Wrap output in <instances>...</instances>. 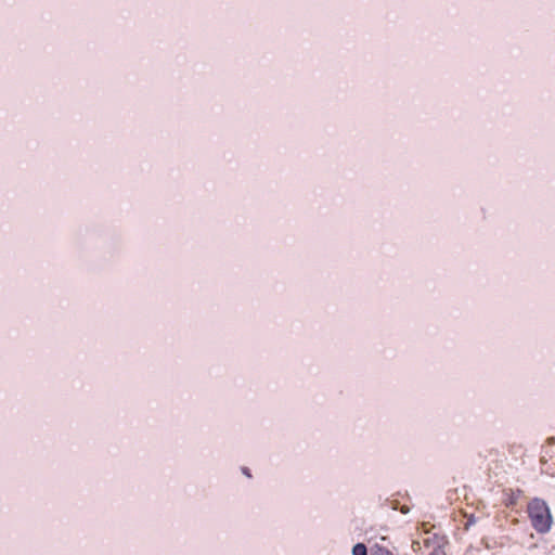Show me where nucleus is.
I'll list each match as a JSON object with an SVG mask.
<instances>
[{"mask_svg": "<svg viewBox=\"0 0 555 555\" xmlns=\"http://www.w3.org/2000/svg\"><path fill=\"white\" fill-rule=\"evenodd\" d=\"M527 512L532 527L539 533H546L550 531L553 524V517L550 507L544 500L539 498L532 499L528 503Z\"/></svg>", "mask_w": 555, "mask_h": 555, "instance_id": "nucleus-1", "label": "nucleus"}, {"mask_svg": "<svg viewBox=\"0 0 555 555\" xmlns=\"http://www.w3.org/2000/svg\"><path fill=\"white\" fill-rule=\"evenodd\" d=\"M352 555H367L366 546L363 543H358L352 548Z\"/></svg>", "mask_w": 555, "mask_h": 555, "instance_id": "nucleus-2", "label": "nucleus"}, {"mask_svg": "<svg viewBox=\"0 0 555 555\" xmlns=\"http://www.w3.org/2000/svg\"><path fill=\"white\" fill-rule=\"evenodd\" d=\"M379 555H392V553L385 548H379Z\"/></svg>", "mask_w": 555, "mask_h": 555, "instance_id": "nucleus-3", "label": "nucleus"}, {"mask_svg": "<svg viewBox=\"0 0 555 555\" xmlns=\"http://www.w3.org/2000/svg\"><path fill=\"white\" fill-rule=\"evenodd\" d=\"M243 473H244L247 477H250V473H249L248 468H243Z\"/></svg>", "mask_w": 555, "mask_h": 555, "instance_id": "nucleus-4", "label": "nucleus"}, {"mask_svg": "<svg viewBox=\"0 0 555 555\" xmlns=\"http://www.w3.org/2000/svg\"><path fill=\"white\" fill-rule=\"evenodd\" d=\"M430 555H438V554L434 552V553H431Z\"/></svg>", "mask_w": 555, "mask_h": 555, "instance_id": "nucleus-5", "label": "nucleus"}]
</instances>
